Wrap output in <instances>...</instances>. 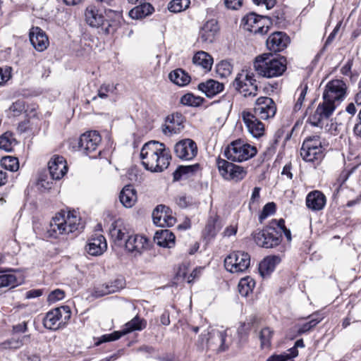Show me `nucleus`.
I'll return each mask as SVG.
<instances>
[{
    "instance_id": "obj_1",
    "label": "nucleus",
    "mask_w": 361,
    "mask_h": 361,
    "mask_svg": "<svg viewBox=\"0 0 361 361\" xmlns=\"http://www.w3.org/2000/svg\"><path fill=\"white\" fill-rule=\"evenodd\" d=\"M347 85L341 80L329 81L323 92V102L319 104L308 121L314 126H319L323 119L329 118L335 111L336 106L346 97Z\"/></svg>"
},
{
    "instance_id": "obj_2",
    "label": "nucleus",
    "mask_w": 361,
    "mask_h": 361,
    "mask_svg": "<svg viewBox=\"0 0 361 361\" xmlns=\"http://www.w3.org/2000/svg\"><path fill=\"white\" fill-rule=\"evenodd\" d=\"M142 164L152 172H161L167 169L171 157L165 145L158 141H150L144 145L140 152Z\"/></svg>"
},
{
    "instance_id": "obj_3",
    "label": "nucleus",
    "mask_w": 361,
    "mask_h": 361,
    "mask_svg": "<svg viewBox=\"0 0 361 361\" xmlns=\"http://www.w3.org/2000/svg\"><path fill=\"white\" fill-rule=\"evenodd\" d=\"M83 228V225L80 217L77 216L76 212H68L59 213L52 218L48 232L54 238L59 235L68 234Z\"/></svg>"
},
{
    "instance_id": "obj_4",
    "label": "nucleus",
    "mask_w": 361,
    "mask_h": 361,
    "mask_svg": "<svg viewBox=\"0 0 361 361\" xmlns=\"http://www.w3.org/2000/svg\"><path fill=\"white\" fill-rule=\"evenodd\" d=\"M255 71L263 77L274 78L281 75L286 69V59L284 57L274 58L270 54H264L255 58Z\"/></svg>"
},
{
    "instance_id": "obj_5",
    "label": "nucleus",
    "mask_w": 361,
    "mask_h": 361,
    "mask_svg": "<svg viewBox=\"0 0 361 361\" xmlns=\"http://www.w3.org/2000/svg\"><path fill=\"white\" fill-rule=\"evenodd\" d=\"M276 219L271 220L262 230L253 234L256 244L262 247L272 248L279 245L282 240L281 228H278Z\"/></svg>"
},
{
    "instance_id": "obj_6",
    "label": "nucleus",
    "mask_w": 361,
    "mask_h": 361,
    "mask_svg": "<svg viewBox=\"0 0 361 361\" xmlns=\"http://www.w3.org/2000/svg\"><path fill=\"white\" fill-rule=\"evenodd\" d=\"M257 153L255 147L238 139L231 142L224 149V157L231 161L242 162L253 157Z\"/></svg>"
},
{
    "instance_id": "obj_7",
    "label": "nucleus",
    "mask_w": 361,
    "mask_h": 361,
    "mask_svg": "<svg viewBox=\"0 0 361 361\" xmlns=\"http://www.w3.org/2000/svg\"><path fill=\"white\" fill-rule=\"evenodd\" d=\"M71 317V311L68 306H61L48 312L43 320L46 329L57 330L64 327Z\"/></svg>"
},
{
    "instance_id": "obj_8",
    "label": "nucleus",
    "mask_w": 361,
    "mask_h": 361,
    "mask_svg": "<svg viewBox=\"0 0 361 361\" xmlns=\"http://www.w3.org/2000/svg\"><path fill=\"white\" fill-rule=\"evenodd\" d=\"M252 73L243 70L235 78L233 86L245 97H255L258 87Z\"/></svg>"
},
{
    "instance_id": "obj_9",
    "label": "nucleus",
    "mask_w": 361,
    "mask_h": 361,
    "mask_svg": "<svg viewBox=\"0 0 361 361\" xmlns=\"http://www.w3.org/2000/svg\"><path fill=\"white\" fill-rule=\"evenodd\" d=\"M216 165L220 175L224 179L239 182L247 176L246 169L241 166L233 164L226 159L219 158Z\"/></svg>"
},
{
    "instance_id": "obj_10",
    "label": "nucleus",
    "mask_w": 361,
    "mask_h": 361,
    "mask_svg": "<svg viewBox=\"0 0 361 361\" xmlns=\"http://www.w3.org/2000/svg\"><path fill=\"white\" fill-rule=\"evenodd\" d=\"M269 24H271L269 18L255 13H250L242 19L243 28L255 34H266L269 30Z\"/></svg>"
},
{
    "instance_id": "obj_11",
    "label": "nucleus",
    "mask_w": 361,
    "mask_h": 361,
    "mask_svg": "<svg viewBox=\"0 0 361 361\" xmlns=\"http://www.w3.org/2000/svg\"><path fill=\"white\" fill-rule=\"evenodd\" d=\"M250 264V255L243 251L233 252L224 259L226 269L231 273L243 272L249 267Z\"/></svg>"
},
{
    "instance_id": "obj_12",
    "label": "nucleus",
    "mask_w": 361,
    "mask_h": 361,
    "mask_svg": "<svg viewBox=\"0 0 361 361\" xmlns=\"http://www.w3.org/2000/svg\"><path fill=\"white\" fill-rule=\"evenodd\" d=\"M202 344H207L209 348H214L218 351H225L228 348L230 342L227 339L226 331L212 329L207 334L200 336Z\"/></svg>"
},
{
    "instance_id": "obj_13",
    "label": "nucleus",
    "mask_w": 361,
    "mask_h": 361,
    "mask_svg": "<svg viewBox=\"0 0 361 361\" xmlns=\"http://www.w3.org/2000/svg\"><path fill=\"white\" fill-rule=\"evenodd\" d=\"M145 326L146 322L144 320L140 319L138 317H135L130 322L126 323L125 328L121 331H116L111 334L102 336L99 341L95 343V345H99L102 343L118 340L122 336H124L130 332L142 330L145 327Z\"/></svg>"
},
{
    "instance_id": "obj_14",
    "label": "nucleus",
    "mask_w": 361,
    "mask_h": 361,
    "mask_svg": "<svg viewBox=\"0 0 361 361\" xmlns=\"http://www.w3.org/2000/svg\"><path fill=\"white\" fill-rule=\"evenodd\" d=\"M276 106L273 99L268 97H259L255 104L253 114L258 118L267 120L274 116Z\"/></svg>"
},
{
    "instance_id": "obj_15",
    "label": "nucleus",
    "mask_w": 361,
    "mask_h": 361,
    "mask_svg": "<svg viewBox=\"0 0 361 361\" xmlns=\"http://www.w3.org/2000/svg\"><path fill=\"white\" fill-rule=\"evenodd\" d=\"M174 153L180 159L192 160L197 154V147L192 140L184 139L175 145Z\"/></svg>"
},
{
    "instance_id": "obj_16",
    "label": "nucleus",
    "mask_w": 361,
    "mask_h": 361,
    "mask_svg": "<svg viewBox=\"0 0 361 361\" xmlns=\"http://www.w3.org/2000/svg\"><path fill=\"white\" fill-rule=\"evenodd\" d=\"M109 232L111 240L118 246L125 245L129 236L128 229L121 219L116 220L111 224Z\"/></svg>"
},
{
    "instance_id": "obj_17",
    "label": "nucleus",
    "mask_w": 361,
    "mask_h": 361,
    "mask_svg": "<svg viewBox=\"0 0 361 361\" xmlns=\"http://www.w3.org/2000/svg\"><path fill=\"white\" fill-rule=\"evenodd\" d=\"M170 212L169 207L162 204L158 205L152 212L154 224L159 227L173 226L176 220Z\"/></svg>"
},
{
    "instance_id": "obj_18",
    "label": "nucleus",
    "mask_w": 361,
    "mask_h": 361,
    "mask_svg": "<svg viewBox=\"0 0 361 361\" xmlns=\"http://www.w3.org/2000/svg\"><path fill=\"white\" fill-rule=\"evenodd\" d=\"M102 138L97 131H90L82 134L79 140V147L83 150L86 154H89L94 152L99 143Z\"/></svg>"
},
{
    "instance_id": "obj_19",
    "label": "nucleus",
    "mask_w": 361,
    "mask_h": 361,
    "mask_svg": "<svg viewBox=\"0 0 361 361\" xmlns=\"http://www.w3.org/2000/svg\"><path fill=\"white\" fill-rule=\"evenodd\" d=\"M242 118L245 123L248 131L255 137H259L264 133V124L259 121L257 116L250 111H244L242 112Z\"/></svg>"
},
{
    "instance_id": "obj_20",
    "label": "nucleus",
    "mask_w": 361,
    "mask_h": 361,
    "mask_svg": "<svg viewBox=\"0 0 361 361\" xmlns=\"http://www.w3.org/2000/svg\"><path fill=\"white\" fill-rule=\"evenodd\" d=\"M183 128V117L180 114L176 113L166 117L165 123L162 126V132L164 135L171 136L179 133Z\"/></svg>"
},
{
    "instance_id": "obj_21",
    "label": "nucleus",
    "mask_w": 361,
    "mask_h": 361,
    "mask_svg": "<svg viewBox=\"0 0 361 361\" xmlns=\"http://www.w3.org/2000/svg\"><path fill=\"white\" fill-rule=\"evenodd\" d=\"M50 176L54 180H59L67 173L68 166L62 156L54 155L48 163Z\"/></svg>"
},
{
    "instance_id": "obj_22",
    "label": "nucleus",
    "mask_w": 361,
    "mask_h": 361,
    "mask_svg": "<svg viewBox=\"0 0 361 361\" xmlns=\"http://www.w3.org/2000/svg\"><path fill=\"white\" fill-rule=\"evenodd\" d=\"M29 37L31 44L37 51H44L49 44L45 32L39 27H32L30 30Z\"/></svg>"
},
{
    "instance_id": "obj_23",
    "label": "nucleus",
    "mask_w": 361,
    "mask_h": 361,
    "mask_svg": "<svg viewBox=\"0 0 361 361\" xmlns=\"http://www.w3.org/2000/svg\"><path fill=\"white\" fill-rule=\"evenodd\" d=\"M290 42L289 37L283 32H276L267 39L268 49L274 52H279L286 49Z\"/></svg>"
},
{
    "instance_id": "obj_24",
    "label": "nucleus",
    "mask_w": 361,
    "mask_h": 361,
    "mask_svg": "<svg viewBox=\"0 0 361 361\" xmlns=\"http://www.w3.org/2000/svg\"><path fill=\"white\" fill-rule=\"evenodd\" d=\"M125 286V283L121 279H116L113 281L99 285L94 288L92 295L99 298L109 294L114 293Z\"/></svg>"
},
{
    "instance_id": "obj_25",
    "label": "nucleus",
    "mask_w": 361,
    "mask_h": 361,
    "mask_svg": "<svg viewBox=\"0 0 361 361\" xmlns=\"http://www.w3.org/2000/svg\"><path fill=\"white\" fill-rule=\"evenodd\" d=\"M148 245V240L145 237L140 235H129L126 241V248L128 252L137 254H141Z\"/></svg>"
},
{
    "instance_id": "obj_26",
    "label": "nucleus",
    "mask_w": 361,
    "mask_h": 361,
    "mask_svg": "<svg viewBox=\"0 0 361 361\" xmlns=\"http://www.w3.org/2000/svg\"><path fill=\"white\" fill-rule=\"evenodd\" d=\"M219 30L217 20L215 19L209 20L201 27L200 37L203 42L212 43Z\"/></svg>"
},
{
    "instance_id": "obj_27",
    "label": "nucleus",
    "mask_w": 361,
    "mask_h": 361,
    "mask_svg": "<svg viewBox=\"0 0 361 361\" xmlns=\"http://www.w3.org/2000/svg\"><path fill=\"white\" fill-rule=\"evenodd\" d=\"M197 87L206 97L212 98L224 90V85L217 80L209 79L200 82Z\"/></svg>"
},
{
    "instance_id": "obj_28",
    "label": "nucleus",
    "mask_w": 361,
    "mask_h": 361,
    "mask_svg": "<svg viewBox=\"0 0 361 361\" xmlns=\"http://www.w3.org/2000/svg\"><path fill=\"white\" fill-rule=\"evenodd\" d=\"M326 202L325 195L319 190L310 192L306 197V205L312 211L322 210Z\"/></svg>"
},
{
    "instance_id": "obj_29",
    "label": "nucleus",
    "mask_w": 361,
    "mask_h": 361,
    "mask_svg": "<svg viewBox=\"0 0 361 361\" xmlns=\"http://www.w3.org/2000/svg\"><path fill=\"white\" fill-rule=\"evenodd\" d=\"M106 248V239L102 235H98L90 239L86 246L87 252L92 256L102 255Z\"/></svg>"
},
{
    "instance_id": "obj_30",
    "label": "nucleus",
    "mask_w": 361,
    "mask_h": 361,
    "mask_svg": "<svg viewBox=\"0 0 361 361\" xmlns=\"http://www.w3.org/2000/svg\"><path fill=\"white\" fill-rule=\"evenodd\" d=\"M85 17L87 23L93 27H98L104 22L103 14L94 5H90L86 8Z\"/></svg>"
},
{
    "instance_id": "obj_31",
    "label": "nucleus",
    "mask_w": 361,
    "mask_h": 361,
    "mask_svg": "<svg viewBox=\"0 0 361 361\" xmlns=\"http://www.w3.org/2000/svg\"><path fill=\"white\" fill-rule=\"evenodd\" d=\"M154 241L161 247L171 248L175 244V235L167 229L157 231L155 233Z\"/></svg>"
},
{
    "instance_id": "obj_32",
    "label": "nucleus",
    "mask_w": 361,
    "mask_h": 361,
    "mask_svg": "<svg viewBox=\"0 0 361 361\" xmlns=\"http://www.w3.org/2000/svg\"><path fill=\"white\" fill-rule=\"evenodd\" d=\"M119 200L125 207H132L137 200L135 190L131 185L125 186L120 192Z\"/></svg>"
},
{
    "instance_id": "obj_33",
    "label": "nucleus",
    "mask_w": 361,
    "mask_h": 361,
    "mask_svg": "<svg viewBox=\"0 0 361 361\" xmlns=\"http://www.w3.org/2000/svg\"><path fill=\"white\" fill-rule=\"evenodd\" d=\"M308 143L302 144L300 149V155L306 161H314L320 160L323 157V149L320 148H314L313 147H307Z\"/></svg>"
},
{
    "instance_id": "obj_34",
    "label": "nucleus",
    "mask_w": 361,
    "mask_h": 361,
    "mask_svg": "<svg viewBox=\"0 0 361 361\" xmlns=\"http://www.w3.org/2000/svg\"><path fill=\"white\" fill-rule=\"evenodd\" d=\"M281 258L278 256H268L264 258L259 265V271L261 275L264 277L272 272L276 264H279Z\"/></svg>"
},
{
    "instance_id": "obj_35",
    "label": "nucleus",
    "mask_w": 361,
    "mask_h": 361,
    "mask_svg": "<svg viewBox=\"0 0 361 361\" xmlns=\"http://www.w3.org/2000/svg\"><path fill=\"white\" fill-rule=\"evenodd\" d=\"M154 11L149 3H141L129 11V16L133 19H142L151 15Z\"/></svg>"
},
{
    "instance_id": "obj_36",
    "label": "nucleus",
    "mask_w": 361,
    "mask_h": 361,
    "mask_svg": "<svg viewBox=\"0 0 361 361\" xmlns=\"http://www.w3.org/2000/svg\"><path fill=\"white\" fill-rule=\"evenodd\" d=\"M199 164H193L188 166H179L176 170L173 173L174 181H178L183 178L186 179L190 178L197 171Z\"/></svg>"
},
{
    "instance_id": "obj_37",
    "label": "nucleus",
    "mask_w": 361,
    "mask_h": 361,
    "mask_svg": "<svg viewBox=\"0 0 361 361\" xmlns=\"http://www.w3.org/2000/svg\"><path fill=\"white\" fill-rule=\"evenodd\" d=\"M192 62L194 64L203 68L206 71H209L213 64V59L207 52L201 51L194 55Z\"/></svg>"
},
{
    "instance_id": "obj_38",
    "label": "nucleus",
    "mask_w": 361,
    "mask_h": 361,
    "mask_svg": "<svg viewBox=\"0 0 361 361\" xmlns=\"http://www.w3.org/2000/svg\"><path fill=\"white\" fill-rule=\"evenodd\" d=\"M169 78L171 82L178 86H185L190 81V76L181 68L171 71Z\"/></svg>"
},
{
    "instance_id": "obj_39",
    "label": "nucleus",
    "mask_w": 361,
    "mask_h": 361,
    "mask_svg": "<svg viewBox=\"0 0 361 361\" xmlns=\"http://www.w3.org/2000/svg\"><path fill=\"white\" fill-rule=\"evenodd\" d=\"M30 336H24L21 338H11L0 343V350H17L24 344V340L29 338Z\"/></svg>"
},
{
    "instance_id": "obj_40",
    "label": "nucleus",
    "mask_w": 361,
    "mask_h": 361,
    "mask_svg": "<svg viewBox=\"0 0 361 361\" xmlns=\"http://www.w3.org/2000/svg\"><path fill=\"white\" fill-rule=\"evenodd\" d=\"M17 145V141L11 132H6L0 136V149L6 152L13 150L14 146Z\"/></svg>"
},
{
    "instance_id": "obj_41",
    "label": "nucleus",
    "mask_w": 361,
    "mask_h": 361,
    "mask_svg": "<svg viewBox=\"0 0 361 361\" xmlns=\"http://www.w3.org/2000/svg\"><path fill=\"white\" fill-rule=\"evenodd\" d=\"M255 286V281L250 277H245L239 281L238 283V291L240 294L243 297H247Z\"/></svg>"
},
{
    "instance_id": "obj_42",
    "label": "nucleus",
    "mask_w": 361,
    "mask_h": 361,
    "mask_svg": "<svg viewBox=\"0 0 361 361\" xmlns=\"http://www.w3.org/2000/svg\"><path fill=\"white\" fill-rule=\"evenodd\" d=\"M116 90V85L114 84H102L97 91V97L101 99H106L111 94H115ZM97 99V96L92 97V100H95Z\"/></svg>"
},
{
    "instance_id": "obj_43",
    "label": "nucleus",
    "mask_w": 361,
    "mask_h": 361,
    "mask_svg": "<svg viewBox=\"0 0 361 361\" xmlns=\"http://www.w3.org/2000/svg\"><path fill=\"white\" fill-rule=\"evenodd\" d=\"M190 4V0H172L168 4V9L172 13H179L187 9Z\"/></svg>"
},
{
    "instance_id": "obj_44",
    "label": "nucleus",
    "mask_w": 361,
    "mask_h": 361,
    "mask_svg": "<svg viewBox=\"0 0 361 361\" xmlns=\"http://www.w3.org/2000/svg\"><path fill=\"white\" fill-rule=\"evenodd\" d=\"M204 100V98L201 97L188 93L180 98V103L187 106H199L203 103Z\"/></svg>"
},
{
    "instance_id": "obj_45",
    "label": "nucleus",
    "mask_w": 361,
    "mask_h": 361,
    "mask_svg": "<svg viewBox=\"0 0 361 361\" xmlns=\"http://www.w3.org/2000/svg\"><path fill=\"white\" fill-rule=\"evenodd\" d=\"M25 111V103L23 100L18 99L13 102L8 109V116L16 117Z\"/></svg>"
},
{
    "instance_id": "obj_46",
    "label": "nucleus",
    "mask_w": 361,
    "mask_h": 361,
    "mask_svg": "<svg viewBox=\"0 0 361 361\" xmlns=\"http://www.w3.org/2000/svg\"><path fill=\"white\" fill-rule=\"evenodd\" d=\"M1 166L6 170L16 171L19 169L18 159L14 157H4L1 160Z\"/></svg>"
},
{
    "instance_id": "obj_47",
    "label": "nucleus",
    "mask_w": 361,
    "mask_h": 361,
    "mask_svg": "<svg viewBox=\"0 0 361 361\" xmlns=\"http://www.w3.org/2000/svg\"><path fill=\"white\" fill-rule=\"evenodd\" d=\"M19 282L16 276L13 274H0V288L18 286Z\"/></svg>"
},
{
    "instance_id": "obj_48",
    "label": "nucleus",
    "mask_w": 361,
    "mask_h": 361,
    "mask_svg": "<svg viewBox=\"0 0 361 361\" xmlns=\"http://www.w3.org/2000/svg\"><path fill=\"white\" fill-rule=\"evenodd\" d=\"M273 334V331L269 327H265L261 330L259 333V339L262 348H269L270 346Z\"/></svg>"
},
{
    "instance_id": "obj_49",
    "label": "nucleus",
    "mask_w": 361,
    "mask_h": 361,
    "mask_svg": "<svg viewBox=\"0 0 361 361\" xmlns=\"http://www.w3.org/2000/svg\"><path fill=\"white\" fill-rule=\"evenodd\" d=\"M322 320V318L317 317V315L313 314L312 316V319L300 326L298 329V334H302L310 331L313 327H314L318 323H319Z\"/></svg>"
},
{
    "instance_id": "obj_50",
    "label": "nucleus",
    "mask_w": 361,
    "mask_h": 361,
    "mask_svg": "<svg viewBox=\"0 0 361 361\" xmlns=\"http://www.w3.org/2000/svg\"><path fill=\"white\" fill-rule=\"evenodd\" d=\"M276 212V204L274 202H269L266 204L262 212L259 216V221L262 223L263 221L267 219L269 216L274 214Z\"/></svg>"
},
{
    "instance_id": "obj_51",
    "label": "nucleus",
    "mask_w": 361,
    "mask_h": 361,
    "mask_svg": "<svg viewBox=\"0 0 361 361\" xmlns=\"http://www.w3.org/2000/svg\"><path fill=\"white\" fill-rule=\"evenodd\" d=\"M219 229L216 226L215 219H209L204 230V235L209 239L214 238Z\"/></svg>"
},
{
    "instance_id": "obj_52",
    "label": "nucleus",
    "mask_w": 361,
    "mask_h": 361,
    "mask_svg": "<svg viewBox=\"0 0 361 361\" xmlns=\"http://www.w3.org/2000/svg\"><path fill=\"white\" fill-rule=\"evenodd\" d=\"M232 66L231 63L226 61H221L217 65V72L222 76H227L231 73Z\"/></svg>"
},
{
    "instance_id": "obj_53",
    "label": "nucleus",
    "mask_w": 361,
    "mask_h": 361,
    "mask_svg": "<svg viewBox=\"0 0 361 361\" xmlns=\"http://www.w3.org/2000/svg\"><path fill=\"white\" fill-rule=\"evenodd\" d=\"M298 91H300V95H299V97L298 98L297 102L294 106L295 111H299L301 109V107L302 106V103L305 100V96L307 94V85H305L304 86L300 87L298 90Z\"/></svg>"
},
{
    "instance_id": "obj_54",
    "label": "nucleus",
    "mask_w": 361,
    "mask_h": 361,
    "mask_svg": "<svg viewBox=\"0 0 361 361\" xmlns=\"http://www.w3.org/2000/svg\"><path fill=\"white\" fill-rule=\"evenodd\" d=\"M65 296V293L61 289H56L51 292L48 296V301L50 303L62 300Z\"/></svg>"
},
{
    "instance_id": "obj_55",
    "label": "nucleus",
    "mask_w": 361,
    "mask_h": 361,
    "mask_svg": "<svg viewBox=\"0 0 361 361\" xmlns=\"http://www.w3.org/2000/svg\"><path fill=\"white\" fill-rule=\"evenodd\" d=\"M310 145V147H313L314 148H320L322 149V142L320 140V137L318 135H314L312 137H309L305 140L302 144Z\"/></svg>"
},
{
    "instance_id": "obj_56",
    "label": "nucleus",
    "mask_w": 361,
    "mask_h": 361,
    "mask_svg": "<svg viewBox=\"0 0 361 361\" xmlns=\"http://www.w3.org/2000/svg\"><path fill=\"white\" fill-rule=\"evenodd\" d=\"M176 202L180 208H186L188 206L192 204V200L190 197L180 195L176 198Z\"/></svg>"
},
{
    "instance_id": "obj_57",
    "label": "nucleus",
    "mask_w": 361,
    "mask_h": 361,
    "mask_svg": "<svg viewBox=\"0 0 361 361\" xmlns=\"http://www.w3.org/2000/svg\"><path fill=\"white\" fill-rule=\"evenodd\" d=\"M276 223L279 224L278 228H281V234L283 233L288 241L291 240V233L285 226V221L283 219L276 220Z\"/></svg>"
},
{
    "instance_id": "obj_58",
    "label": "nucleus",
    "mask_w": 361,
    "mask_h": 361,
    "mask_svg": "<svg viewBox=\"0 0 361 361\" xmlns=\"http://www.w3.org/2000/svg\"><path fill=\"white\" fill-rule=\"evenodd\" d=\"M341 24H342L341 21H340L337 23V25H336V27H334L333 31L330 33V35L327 37L326 42H325V46L330 44L334 41L337 33L338 32V31L340 30Z\"/></svg>"
},
{
    "instance_id": "obj_59",
    "label": "nucleus",
    "mask_w": 361,
    "mask_h": 361,
    "mask_svg": "<svg viewBox=\"0 0 361 361\" xmlns=\"http://www.w3.org/2000/svg\"><path fill=\"white\" fill-rule=\"evenodd\" d=\"M260 190H261V188L259 187L254 188L252 192L251 197H250V203H249L250 206L252 204L259 203V198H260V195H259Z\"/></svg>"
},
{
    "instance_id": "obj_60",
    "label": "nucleus",
    "mask_w": 361,
    "mask_h": 361,
    "mask_svg": "<svg viewBox=\"0 0 361 361\" xmlns=\"http://www.w3.org/2000/svg\"><path fill=\"white\" fill-rule=\"evenodd\" d=\"M224 4L228 8L236 10L242 5V0H224Z\"/></svg>"
},
{
    "instance_id": "obj_61",
    "label": "nucleus",
    "mask_w": 361,
    "mask_h": 361,
    "mask_svg": "<svg viewBox=\"0 0 361 361\" xmlns=\"http://www.w3.org/2000/svg\"><path fill=\"white\" fill-rule=\"evenodd\" d=\"M257 5H264L267 10L271 9L275 5L274 0H252Z\"/></svg>"
},
{
    "instance_id": "obj_62",
    "label": "nucleus",
    "mask_w": 361,
    "mask_h": 361,
    "mask_svg": "<svg viewBox=\"0 0 361 361\" xmlns=\"http://www.w3.org/2000/svg\"><path fill=\"white\" fill-rule=\"evenodd\" d=\"M27 330V322H23L13 326V331L14 333H25Z\"/></svg>"
},
{
    "instance_id": "obj_63",
    "label": "nucleus",
    "mask_w": 361,
    "mask_h": 361,
    "mask_svg": "<svg viewBox=\"0 0 361 361\" xmlns=\"http://www.w3.org/2000/svg\"><path fill=\"white\" fill-rule=\"evenodd\" d=\"M358 120L359 122L355 124L353 131L357 136L361 138V111L359 112L358 114Z\"/></svg>"
},
{
    "instance_id": "obj_64",
    "label": "nucleus",
    "mask_w": 361,
    "mask_h": 361,
    "mask_svg": "<svg viewBox=\"0 0 361 361\" xmlns=\"http://www.w3.org/2000/svg\"><path fill=\"white\" fill-rule=\"evenodd\" d=\"M267 361H288L286 355L281 354V355H272L267 359Z\"/></svg>"
}]
</instances>
